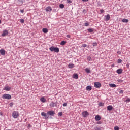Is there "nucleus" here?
<instances>
[{"mask_svg":"<svg viewBox=\"0 0 130 130\" xmlns=\"http://www.w3.org/2000/svg\"><path fill=\"white\" fill-rule=\"evenodd\" d=\"M50 107H56L57 106V101H52L49 104Z\"/></svg>","mask_w":130,"mask_h":130,"instance_id":"3","label":"nucleus"},{"mask_svg":"<svg viewBox=\"0 0 130 130\" xmlns=\"http://www.w3.org/2000/svg\"><path fill=\"white\" fill-rule=\"evenodd\" d=\"M59 8H60V9H63V8H64V5L62 4H60Z\"/></svg>","mask_w":130,"mask_h":130,"instance_id":"27","label":"nucleus"},{"mask_svg":"<svg viewBox=\"0 0 130 130\" xmlns=\"http://www.w3.org/2000/svg\"><path fill=\"white\" fill-rule=\"evenodd\" d=\"M67 3L68 4H71L72 3V0H67Z\"/></svg>","mask_w":130,"mask_h":130,"instance_id":"36","label":"nucleus"},{"mask_svg":"<svg viewBox=\"0 0 130 130\" xmlns=\"http://www.w3.org/2000/svg\"><path fill=\"white\" fill-rule=\"evenodd\" d=\"M116 73L118 74L119 75H120V74H122V69H119L117 70Z\"/></svg>","mask_w":130,"mask_h":130,"instance_id":"14","label":"nucleus"},{"mask_svg":"<svg viewBox=\"0 0 130 130\" xmlns=\"http://www.w3.org/2000/svg\"><path fill=\"white\" fill-rule=\"evenodd\" d=\"M12 117L13 118H18L19 117V112L18 111H14L12 113Z\"/></svg>","mask_w":130,"mask_h":130,"instance_id":"4","label":"nucleus"},{"mask_svg":"<svg viewBox=\"0 0 130 130\" xmlns=\"http://www.w3.org/2000/svg\"><path fill=\"white\" fill-rule=\"evenodd\" d=\"M122 62V60L119 59L117 61V63H121V62Z\"/></svg>","mask_w":130,"mask_h":130,"instance_id":"33","label":"nucleus"},{"mask_svg":"<svg viewBox=\"0 0 130 130\" xmlns=\"http://www.w3.org/2000/svg\"><path fill=\"white\" fill-rule=\"evenodd\" d=\"M82 2H88V1H89V0H82Z\"/></svg>","mask_w":130,"mask_h":130,"instance_id":"47","label":"nucleus"},{"mask_svg":"<svg viewBox=\"0 0 130 130\" xmlns=\"http://www.w3.org/2000/svg\"><path fill=\"white\" fill-rule=\"evenodd\" d=\"M49 50L50 51L56 52V53H58L59 52V48L57 47H54L53 46H52L50 47Z\"/></svg>","mask_w":130,"mask_h":130,"instance_id":"1","label":"nucleus"},{"mask_svg":"<svg viewBox=\"0 0 130 130\" xmlns=\"http://www.w3.org/2000/svg\"><path fill=\"white\" fill-rule=\"evenodd\" d=\"M67 37H68V38H70L71 36L70 35H67Z\"/></svg>","mask_w":130,"mask_h":130,"instance_id":"45","label":"nucleus"},{"mask_svg":"<svg viewBox=\"0 0 130 130\" xmlns=\"http://www.w3.org/2000/svg\"><path fill=\"white\" fill-rule=\"evenodd\" d=\"M105 18H106L105 20L106 21H109V20H110V15L109 14H108L107 15L105 16Z\"/></svg>","mask_w":130,"mask_h":130,"instance_id":"15","label":"nucleus"},{"mask_svg":"<svg viewBox=\"0 0 130 130\" xmlns=\"http://www.w3.org/2000/svg\"><path fill=\"white\" fill-rule=\"evenodd\" d=\"M94 86L95 88H100L101 87V83L100 82H95L94 83Z\"/></svg>","mask_w":130,"mask_h":130,"instance_id":"6","label":"nucleus"},{"mask_svg":"<svg viewBox=\"0 0 130 130\" xmlns=\"http://www.w3.org/2000/svg\"><path fill=\"white\" fill-rule=\"evenodd\" d=\"M99 106H104V103H103L102 102H100L99 103Z\"/></svg>","mask_w":130,"mask_h":130,"instance_id":"29","label":"nucleus"},{"mask_svg":"<svg viewBox=\"0 0 130 130\" xmlns=\"http://www.w3.org/2000/svg\"><path fill=\"white\" fill-rule=\"evenodd\" d=\"M100 13H104V10H103V9H101V10H100Z\"/></svg>","mask_w":130,"mask_h":130,"instance_id":"43","label":"nucleus"},{"mask_svg":"<svg viewBox=\"0 0 130 130\" xmlns=\"http://www.w3.org/2000/svg\"><path fill=\"white\" fill-rule=\"evenodd\" d=\"M87 59H88V60H89V61H92V58H91V56H89L87 57Z\"/></svg>","mask_w":130,"mask_h":130,"instance_id":"30","label":"nucleus"},{"mask_svg":"<svg viewBox=\"0 0 130 130\" xmlns=\"http://www.w3.org/2000/svg\"><path fill=\"white\" fill-rule=\"evenodd\" d=\"M58 116H62V112H59L58 113Z\"/></svg>","mask_w":130,"mask_h":130,"instance_id":"32","label":"nucleus"},{"mask_svg":"<svg viewBox=\"0 0 130 130\" xmlns=\"http://www.w3.org/2000/svg\"><path fill=\"white\" fill-rule=\"evenodd\" d=\"M87 31L89 33H92V32H94V30L93 28H88L87 29Z\"/></svg>","mask_w":130,"mask_h":130,"instance_id":"22","label":"nucleus"},{"mask_svg":"<svg viewBox=\"0 0 130 130\" xmlns=\"http://www.w3.org/2000/svg\"><path fill=\"white\" fill-rule=\"evenodd\" d=\"M95 120H96V121H99V120H100V119H101V117H100V115H96L95 117Z\"/></svg>","mask_w":130,"mask_h":130,"instance_id":"16","label":"nucleus"},{"mask_svg":"<svg viewBox=\"0 0 130 130\" xmlns=\"http://www.w3.org/2000/svg\"><path fill=\"white\" fill-rule=\"evenodd\" d=\"M21 13H24V9L20 10Z\"/></svg>","mask_w":130,"mask_h":130,"instance_id":"46","label":"nucleus"},{"mask_svg":"<svg viewBox=\"0 0 130 130\" xmlns=\"http://www.w3.org/2000/svg\"><path fill=\"white\" fill-rule=\"evenodd\" d=\"M86 90L87 91H91L92 90V86L88 85L86 87Z\"/></svg>","mask_w":130,"mask_h":130,"instance_id":"19","label":"nucleus"},{"mask_svg":"<svg viewBox=\"0 0 130 130\" xmlns=\"http://www.w3.org/2000/svg\"><path fill=\"white\" fill-rule=\"evenodd\" d=\"M93 130H101V129H100V128L98 127H96L94 128Z\"/></svg>","mask_w":130,"mask_h":130,"instance_id":"35","label":"nucleus"},{"mask_svg":"<svg viewBox=\"0 0 130 130\" xmlns=\"http://www.w3.org/2000/svg\"><path fill=\"white\" fill-rule=\"evenodd\" d=\"M117 53H118L119 54H120V52H118Z\"/></svg>","mask_w":130,"mask_h":130,"instance_id":"48","label":"nucleus"},{"mask_svg":"<svg viewBox=\"0 0 130 130\" xmlns=\"http://www.w3.org/2000/svg\"><path fill=\"white\" fill-rule=\"evenodd\" d=\"M9 35V31H8V30H4L3 31V33L2 34V36H3V37H4L5 36H7V35Z\"/></svg>","mask_w":130,"mask_h":130,"instance_id":"7","label":"nucleus"},{"mask_svg":"<svg viewBox=\"0 0 130 130\" xmlns=\"http://www.w3.org/2000/svg\"><path fill=\"white\" fill-rule=\"evenodd\" d=\"M66 43L65 41H62L60 43V45H64Z\"/></svg>","mask_w":130,"mask_h":130,"instance_id":"28","label":"nucleus"},{"mask_svg":"<svg viewBox=\"0 0 130 130\" xmlns=\"http://www.w3.org/2000/svg\"><path fill=\"white\" fill-rule=\"evenodd\" d=\"M122 22H123V23H128V19H123Z\"/></svg>","mask_w":130,"mask_h":130,"instance_id":"24","label":"nucleus"},{"mask_svg":"<svg viewBox=\"0 0 130 130\" xmlns=\"http://www.w3.org/2000/svg\"><path fill=\"white\" fill-rule=\"evenodd\" d=\"M11 88L9 86H6L4 87V90H5V91H11Z\"/></svg>","mask_w":130,"mask_h":130,"instance_id":"18","label":"nucleus"},{"mask_svg":"<svg viewBox=\"0 0 130 130\" xmlns=\"http://www.w3.org/2000/svg\"><path fill=\"white\" fill-rule=\"evenodd\" d=\"M101 123H102V122L101 121L97 122V124H101Z\"/></svg>","mask_w":130,"mask_h":130,"instance_id":"42","label":"nucleus"},{"mask_svg":"<svg viewBox=\"0 0 130 130\" xmlns=\"http://www.w3.org/2000/svg\"><path fill=\"white\" fill-rule=\"evenodd\" d=\"M85 72H86L87 74H89V73H91V70H90V69H89V68H86V69H85Z\"/></svg>","mask_w":130,"mask_h":130,"instance_id":"23","label":"nucleus"},{"mask_svg":"<svg viewBox=\"0 0 130 130\" xmlns=\"http://www.w3.org/2000/svg\"><path fill=\"white\" fill-rule=\"evenodd\" d=\"M75 67V65L72 63H70L68 64L69 69H73V68Z\"/></svg>","mask_w":130,"mask_h":130,"instance_id":"13","label":"nucleus"},{"mask_svg":"<svg viewBox=\"0 0 130 130\" xmlns=\"http://www.w3.org/2000/svg\"><path fill=\"white\" fill-rule=\"evenodd\" d=\"M0 53L1 55H5V54H6V51L4 49H1L0 50Z\"/></svg>","mask_w":130,"mask_h":130,"instance_id":"12","label":"nucleus"},{"mask_svg":"<svg viewBox=\"0 0 130 130\" xmlns=\"http://www.w3.org/2000/svg\"><path fill=\"white\" fill-rule=\"evenodd\" d=\"M125 101L126 102H130V99L129 98H127Z\"/></svg>","mask_w":130,"mask_h":130,"instance_id":"37","label":"nucleus"},{"mask_svg":"<svg viewBox=\"0 0 130 130\" xmlns=\"http://www.w3.org/2000/svg\"><path fill=\"white\" fill-rule=\"evenodd\" d=\"M0 24H2V21L0 20Z\"/></svg>","mask_w":130,"mask_h":130,"instance_id":"49","label":"nucleus"},{"mask_svg":"<svg viewBox=\"0 0 130 130\" xmlns=\"http://www.w3.org/2000/svg\"><path fill=\"white\" fill-rule=\"evenodd\" d=\"M110 87H111V88H115L116 87V85H115V84H110Z\"/></svg>","mask_w":130,"mask_h":130,"instance_id":"25","label":"nucleus"},{"mask_svg":"<svg viewBox=\"0 0 130 130\" xmlns=\"http://www.w3.org/2000/svg\"><path fill=\"white\" fill-rule=\"evenodd\" d=\"M84 26L85 27H88V26H90V23L89 22L86 21L85 23H84Z\"/></svg>","mask_w":130,"mask_h":130,"instance_id":"26","label":"nucleus"},{"mask_svg":"<svg viewBox=\"0 0 130 130\" xmlns=\"http://www.w3.org/2000/svg\"><path fill=\"white\" fill-rule=\"evenodd\" d=\"M107 110H108L109 111H111V110L113 109V107H112V106L111 105H109L107 107Z\"/></svg>","mask_w":130,"mask_h":130,"instance_id":"11","label":"nucleus"},{"mask_svg":"<svg viewBox=\"0 0 130 130\" xmlns=\"http://www.w3.org/2000/svg\"><path fill=\"white\" fill-rule=\"evenodd\" d=\"M40 101L41 102H43V103H44L45 102H46V99H45V98H44V97H42L40 99Z\"/></svg>","mask_w":130,"mask_h":130,"instance_id":"17","label":"nucleus"},{"mask_svg":"<svg viewBox=\"0 0 130 130\" xmlns=\"http://www.w3.org/2000/svg\"><path fill=\"white\" fill-rule=\"evenodd\" d=\"M114 130H119V127L118 126H115L114 128Z\"/></svg>","mask_w":130,"mask_h":130,"instance_id":"34","label":"nucleus"},{"mask_svg":"<svg viewBox=\"0 0 130 130\" xmlns=\"http://www.w3.org/2000/svg\"><path fill=\"white\" fill-rule=\"evenodd\" d=\"M88 115H89V113H88L87 112V111H85L84 112H82V116L84 117H87V116H88Z\"/></svg>","mask_w":130,"mask_h":130,"instance_id":"9","label":"nucleus"},{"mask_svg":"<svg viewBox=\"0 0 130 130\" xmlns=\"http://www.w3.org/2000/svg\"><path fill=\"white\" fill-rule=\"evenodd\" d=\"M41 116H44L45 119H48V117H49V116H48V114L45 113V112H42Z\"/></svg>","mask_w":130,"mask_h":130,"instance_id":"5","label":"nucleus"},{"mask_svg":"<svg viewBox=\"0 0 130 130\" xmlns=\"http://www.w3.org/2000/svg\"><path fill=\"white\" fill-rule=\"evenodd\" d=\"M48 115H50V116H53L54 114H55V113L53 111H50L47 112Z\"/></svg>","mask_w":130,"mask_h":130,"instance_id":"8","label":"nucleus"},{"mask_svg":"<svg viewBox=\"0 0 130 130\" xmlns=\"http://www.w3.org/2000/svg\"><path fill=\"white\" fill-rule=\"evenodd\" d=\"M67 105H68V103H64L63 104V106H64V107L67 106Z\"/></svg>","mask_w":130,"mask_h":130,"instance_id":"41","label":"nucleus"},{"mask_svg":"<svg viewBox=\"0 0 130 130\" xmlns=\"http://www.w3.org/2000/svg\"><path fill=\"white\" fill-rule=\"evenodd\" d=\"M2 98L3 99H7L8 100H10V99H11L12 96L9 94H4L3 95Z\"/></svg>","mask_w":130,"mask_h":130,"instance_id":"2","label":"nucleus"},{"mask_svg":"<svg viewBox=\"0 0 130 130\" xmlns=\"http://www.w3.org/2000/svg\"><path fill=\"white\" fill-rule=\"evenodd\" d=\"M46 12H51L52 11V8L51 7H47L45 8Z\"/></svg>","mask_w":130,"mask_h":130,"instance_id":"10","label":"nucleus"},{"mask_svg":"<svg viewBox=\"0 0 130 130\" xmlns=\"http://www.w3.org/2000/svg\"><path fill=\"white\" fill-rule=\"evenodd\" d=\"M82 47H87V44H82Z\"/></svg>","mask_w":130,"mask_h":130,"instance_id":"39","label":"nucleus"},{"mask_svg":"<svg viewBox=\"0 0 130 130\" xmlns=\"http://www.w3.org/2000/svg\"><path fill=\"white\" fill-rule=\"evenodd\" d=\"M123 93V90H120V91H119V93L120 94H122Z\"/></svg>","mask_w":130,"mask_h":130,"instance_id":"44","label":"nucleus"},{"mask_svg":"<svg viewBox=\"0 0 130 130\" xmlns=\"http://www.w3.org/2000/svg\"><path fill=\"white\" fill-rule=\"evenodd\" d=\"M93 46H97V43L96 42L93 43Z\"/></svg>","mask_w":130,"mask_h":130,"instance_id":"40","label":"nucleus"},{"mask_svg":"<svg viewBox=\"0 0 130 130\" xmlns=\"http://www.w3.org/2000/svg\"><path fill=\"white\" fill-rule=\"evenodd\" d=\"M73 78H74V79H78V74L77 73H74L73 75Z\"/></svg>","mask_w":130,"mask_h":130,"instance_id":"20","label":"nucleus"},{"mask_svg":"<svg viewBox=\"0 0 130 130\" xmlns=\"http://www.w3.org/2000/svg\"><path fill=\"white\" fill-rule=\"evenodd\" d=\"M42 31L43 32V33H48V29H47V28H44L42 29Z\"/></svg>","mask_w":130,"mask_h":130,"instance_id":"21","label":"nucleus"},{"mask_svg":"<svg viewBox=\"0 0 130 130\" xmlns=\"http://www.w3.org/2000/svg\"><path fill=\"white\" fill-rule=\"evenodd\" d=\"M20 23H21V24H24V23H25V20H24V19H20Z\"/></svg>","mask_w":130,"mask_h":130,"instance_id":"31","label":"nucleus"},{"mask_svg":"<svg viewBox=\"0 0 130 130\" xmlns=\"http://www.w3.org/2000/svg\"><path fill=\"white\" fill-rule=\"evenodd\" d=\"M9 105H10V107H12L13 106V105H14V103H10L9 104Z\"/></svg>","mask_w":130,"mask_h":130,"instance_id":"38","label":"nucleus"}]
</instances>
